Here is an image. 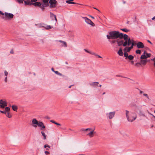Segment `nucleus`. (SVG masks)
Masks as SVG:
<instances>
[{
    "label": "nucleus",
    "instance_id": "24",
    "mask_svg": "<svg viewBox=\"0 0 155 155\" xmlns=\"http://www.w3.org/2000/svg\"><path fill=\"white\" fill-rule=\"evenodd\" d=\"M139 114L140 116H145L144 113L141 110H140L139 111Z\"/></svg>",
    "mask_w": 155,
    "mask_h": 155
},
{
    "label": "nucleus",
    "instance_id": "54",
    "mask_svg": "<svg viewBox=\"0 0 155 155\" xmlns=\"http://www.w3.org/2000/svg\"><path fill=\"white\" fill-rule=\"evenodd\" d=\"M87 130H91V131L92 130V129L91 128H87Z\"/></svg>",
    "mask_w": 155,
    "mask_h": 155
},
{
    "label": "nucleus",
    "instance_id": "33",
    "mask_svg": "<svg viewBox=\"0 0 155 155\" xmlns=\"http://www.w3.org/2000/svg\"><path fill=\"white\" fill-rule=\"evenodd\" d=\"M143 95L145 96V97H146L147 98L148 100H150V99L148 95V94H145V93H144L143 94Z\"/></svg>",
    "mask_w": 155,
    "mask_h": 155
},
{
    "label": "nucleus",
    "instance_id": "4",
    "mask_svg": "<svg viewBox=\"0 0 155 155\" xmlns=\"http://www.w3.org/2000/svg\"><path fill=\"white\" fill-rule=\"evenodd\" d=\"M125 36V37L124 40L123 46L124 47L129 46L131 44V45L134 46V42L130 41V39L128 35H126Z\"/></svg>",
    "mask_w": 155,
    "mask_h": 155
},
{
    "label": "nucleus",
    "instance_id": "29",
    "mask_svg": "<svg viewBox=\"0 0 155 155\" xmlns=\"http://www.w3.org/2000/svg\"><path fill=\"white\" fill-rule=\"evenodd\" d=\"M41 134L44 137L43 139L44 140H45L46 138V136L45 135V133L43 131H42L41 132Z\"/></svg>",
    "mask_w": 155,
    "mask_h": 155
},
{
    "label": "nucleus",
    "instance_id": "31",
    "mask_svg": "<svg viewBox=\"0 0 155 155\" xmlns=\"http://www.w3.org/2000/svg\"><path fill=\"white\" fill-rule=\"evenodd\" d=\"M84 50L86 52L89 53L91 54H92L93 52L92 51H89L86 49H84Z\"/></svg>",
    "mask_w": 155,
    "mask_h": 155
},
{
    "label": "nucleus",
    "instance_id": "37",
    "mask_svg": "<svg viewBox=\"0 0 155 155\" xmlns=\"http://www.w3.org/2000/svg\"><path fill=\"white\" fill-rule=\"evenodd\" d=\"M92 54L96 56H97L98 57H99V58H102V57L101 56H100L99 55L97 54H96V53H95L94 52H93Z\"/></svg>",
    "mask_w": 155,
    "mask_h": 155
},
{
    "label": "nucleus",
    "instance_id": "47",
    "mask_svg": "<svg viewBox=\"0 0 155 155\" xmlns=\"http://www.w3.org/2000/svg\"><path fill=\"white\" fill-rule=\"evenodd\" d=\"M37 1V0H31V2L32 3H34L33 2H35Z\"/></svg>",
    "mask_w": 155,
    "mask_h": 155
},
{
    "label": "nucleus",
    "instance_id": "15",
    "mask_svg": "<svg viewBox=\"0 0 155 155\" xmlns=\"http://www.w3.org/2000/svg\"><path fill=\"white\" fill-rule=\"evenodd\" d=\"M95 132H94V130H92L89 133L87 134V135L89 136L90 137H93V134L94 133H95Z\"/></svg>",
    "mask_w": 155,
    "mask_h": 155
},
{
    "label": "nucleus",
    "instance_id": "19",
    "mask_svg": "<svg viewBox=\"0 0 155 155\" xmlns=\"http://www.w3.org/2000/svg\"><path fill=\"white\" fill-rule=\"evenodd\" d=\"M43 3L44 4V5H45L46 6H48L49 5L48 4L49 0H41Z\"/></svg>",
    "mask_w": 155,
    "mask_h": 155
},
{
    "label": "nucleus",
    "instance_id": "8",
    "mask_svg": "<svg viewBox=\"0 0 155 155\" xmlns=\"http://www.w3.org/2000/svg\"><path fill=\"white\" fill-rule=\"evenodd\" d=\"M0 107L1 108H4L7 106V102L1 99L0 100Z\"/></svg>",
    "mask_w": 155,
    "mask_h": 155
},
{
    "label": "nucleus",
    "instance_id": "30",
    "mask_svg": "<svg viewBox=\"0 0 155 155\" xmlns=\"http://www.w3.org/2000/svg\"><path fill=\"white\" fill-rule=\"evenodd\" d=\"M128 58L130 60H132L133 59L134 57L133 55H130L128 57Z\"/></svg>",
    "mask_w": 155,
    "mask_h": 155
},
{
    "label": "nucleus",
    "instance_id": "9",
    "mask_svg": "<svg viewBox=\"0 0 155 155\" xmlns=\"http://www.w3.org/2000/svg\"><path fill=\"white\" fill-rule=\"evenodd\" d=\"M115 114V112L113 111L106 114V115L109 119H112L114 117Z\"/></svg>",
    "mask_w": 155,
    "mask_h": 155
},
{
    "label": "nucleus",
    "instance_id": "1",
    "mask_svg": "<svg viewBox=\"0 0 155 155\" xmlns=\"http://www.w3.org/2000/svg\"><path fill=\"white\" fill-rule=\"evenodd\" d=\"M126 34H124L118 31H112L109 33V35H107L106 37L108 39H112L114 40L115 39H121L124 40L125 35Z\"/></svg>",
    "mask_w": 155,
    "mask_h": 155
},
{
    "label": "nucleus",
    "instance_id": "59",
    "mask_svg": "<svg viewBox=\"0 0 155 155\" xmlns=\"http://www.w3.org/2000/svg\"><path fill=\"white\" fill-rule=\"evenodd\" d=\"M143 93V91H140V94H142Z\"/></svg>",
    "mask_w": 155,
    "mask_h": 155
},
{
    "label": "nucleus",
    "instance_id": "3",
    "mask_svg": "<svg viewBox=\"0 0 155 155\" xmlns=\"http://www.w3.org/2000/svg\"><path fill=\"white\" fill-rule=\"evenodd\" d=\"M31 125L32 126L36 128L37 126L41 127L42 130L45 129V127L44 125V124L43 122L41 121H38L36 119H33L31 122Z\"/></svg>",
    "mask_w": 155,
    "mask_h": 155
},
{
    "label": "nucleus",
    "instance_id": "48",
    "mask_svg": "<svg viewBox=\"0 0 155 155\" xmlns=\"http://www.w3.org/2000/svg\"><path fill=\"white\" fill-rule=\"evenodd\" d=\"M51 122L53 123H54V124H55L56 122H55L54 121V120H51L50 121Z\"/></svg>",
    "mask_w": 155,
    "mask_h": 155
},
{
    "label": "nucleus",
    "instance_id": "23",
    "mask_svg": "<svg viewBox=\"0 0 155 155\" xmlns=\"http://www.w3.org/2000/svg\"><path fill=\"white\" fill-rule=\"evenodd\" d=\"M66 3L68 4H75L76 3L72 2L73 0H66Z\"/></svg>",
    "mask_w": 155,
    "mask_h": 155
},
{
    "label": "nucleus",
    "instance_id": "46",
    "mask_svg": "<svg viewBox=\"0 0 155 155\" xmlns=\"http://www.w3.org/2000/svg\"><path fill=\"white\" fill-rule=\"evenodd\" d=\"M139 65H141V63L140 62H137L136 64H135V65L137 66H138Z\"/></svg>",
    "mask_w": 155,
    "mask_h": 155
},
{
    "label": "nucleus",
    "instance_id": "25",
    "mask_svg": "<svg viewBox=\"0 0 155 155\" xmlns=\"http://www.w3.org/2000/svg\"><path fill=\"white\" fill-rule=\"evenodd\" d=\"M46 7L45 6V5H44V4H42L41 3V5L39 7L42 9V11H44L45 9V7Z\"/></svg>",
    "mask_w": 155,
    "mask_h": 155
},
{
    "label": "nucleus",
    "instance_id": "6",
    "mask_svg": "<svg viewBox=\"0 0 155 155\" xmlns=\"http://www.w3.org/2000/svg\"><path fill=\"white\" fill-rule=\"evenodd\" d=\"M81 18L84 19L85 22L87 24L93 26L94 25V24L89 18L86 17H81Z\"/></svg>",
    "mask_w": 155,
    "mask_h": 155
},
{
    "label": "nucleus",
    "instance_id": "53",
    "mask_svg": "<svg viewBox=\"0 0 155 155\" xmlns=\"http://www.w3.org/2000/svg\"><path fill=\"white\" fill-rule=\"evenodd\" d=\"M51 71H52L53 72H54L55 71H54V69L53 68H51Z\"/></svg>",
    "mask_w": 155,
    "mask_h": 155
},
{
    "label": "nucleus",
    "instance_id": "41",
    "mask_svg": "<svg viewBox=\"0 0 155 155\" xmlns=\"http://www.w3.org/2000/svg\"><path fill=\"white\" fill-rule=\"evenodd\" d=\"M87 129H84V128L81 129V131H87Z\"/></svg>",
    "mask_w": 155,
    "mask_h": 155
},
{
    "label": "nucleus",
    "instance_id": "42",
    "mask_svg": "<svg viewBox=\"0 0 155 155\" xmlns=\"http://www.w3.org/2000/svg\"><path fill=\"white\" fill-rule=\"evenodd\" d=\"M4 81L5 83H6L8 82V80H7V76H5V78L4 79Z\"/></svg>",
    "mask_w": 155,
    "mask_h": 155
},
{
    "label": "nucleus",
    "instance_id": "27",
    "mask_svg": "<svg viewBox=\"0 0 155 155\" xmlns=\"http://www.w3.org/2000/svg\"><path fill=\"white\" fill-rule=\"evenodd\" d=\"M54 73L55 74H57L58 75H59L60 76H64V75H62L61 73H60V72H59L58 71H55L54 72Z\"/></svg>",
    "mask_w": 155,
    "mask_h": 155
},
{
    "label": "nucleus",
    "instance_id": "10",
    "mask_svg": "<svg viewBox=\"0 0 155 155\" xmlns=\"http://www.w3.org/2000/svg\"><path fill=\"white\" fill-rule=\"evenodd\" d=\"M5 16L6 18H12L14 16L13 15L12 13L5 12Z\"/></svg>",
    "mask_w": 155,
    "mask_h": 155
},
{
    "label": "nucleus",
    "instance_id": "32",
    "mask_svg": "<svg viewBox=\"0 0 155 155\" xmlns=\"http://www.w3.org/2000/svg\"><path fill=\"white\" fill-rule=\"evenodd\" d=\"M5 111L7 113V112H9L10 110V109L8 107H6L5 109Z\"/></svg>",
    "mask_w": 155,
    "mask_h": 155
},
{
    "label": "nucleus",
    "instance_id": "28",
    "mask_svg": "<svg viewBox=\"0 0 155 155\" xmlns=\"http://www.w3.org/2000/svg\"><path fill=\"white\" fill-rule=\"evenodd\" d=\"M140 58L141 59H143L147 58V57H146V55L142 54Z\"/></svg>",
    "mask_w": 155,
    "mask_h": 155
},
{
    "label": "nucleus",
    "instance_id": "35",
    "mask_svg": "<svg viewBox=\"0 0 155 155\" xmlns=\"http://www.w3.org/2000/svg\"><path fill=\"white\" fill-rule=\"evenodd\" d=\"M124 56L126 57L125 58V59H127V58H128V56L127 53V52H125L124 53Z\"/></svg>",
    "mask_w": 155,
    "mask_h": 155
},
{
    "label": "nucleus",
    "instance_id": "13",
    "mask_svg": "<svg viewBox=\"0 0 155 155\" xmlns=\"http://www.w3.org/2000/svg\"><path fill=\"white\" fill-rule=\"evenodd\" d=\"M99 84V82H91L89 83V84L90 86L95 87L96 86H98Z\"/></svg>",
    "mask_w": 155,
    "mask_h": 155
},
{
    "label": "nucleus",
    "instance_id": "61",
    "mask_svg": "<svg viewBox=\"0 0 155 155\" xmlns=\"http://www.w3.org/2000/svg\"><path fill=\"white\" fill-rule=\"evenodd\" d=\"M151 60L153 61L155 60V57L153 59H151Z\"/></svg>",
    "mask_w": 155,
    "mask_h": 155
},
{
    "label": "nucleus",
    "instance_id": "22",
    "mask_svg": "<svg viewBox=\"0 0 155 155\" xmlns=\"http://www.w3.org/2000/svg\"><path fill=\"white\" fill-rule=\"evenodd\" d=\"M42 27H44L45 28V29L46 30H49L50 29H51L53 28V26H51V25H46V26H42Z\"/></svg>",
    "mask_w": 155,
    "mask_h": 155
},
{
    "label": "nucleus",
    "instance_id": "17",
    "mask_svg": "<svg viewBox=\"0 0 155 155\" xmlns=\"http://www.w3.org/2000/svg\"><path fill=\"white\" fill-rule=\"evenodd\" d=\"M147 62V61L146 59H141L140 61V63H141V65L143 64V65H145L146 63Z\"/></svg>",
    "mask_w": 155,
    "mask_h": 155
},
{
    "label": "nucleus",
    "instance_id": "38",
    "mask_svg": "<svg viewBox=\"0 0 155 155\" xmlns=\"http://www.w3.org/2000/svg\"><path fill=\"white\" fill-rule=\"evenodd\" d=\"M7 116L9 118H10L12 117V116L10 114V113L9 112H7Z\"/></svg>",
    "mask_w": 155,
    "mask_h": 155
},
{
    "label": "nucleus",
    "instance_id": "11",
    "mask_svg": "<svg viewBox=\"0 0 155 155\" xmlns=\"http://www.w3.org/2000/svg\"><path fill=\"white\" fill-rule=\"evenodd\" d=\"M50 17L51 19L53 20L54 19H55L56 22H57V20L56 18V15H54L53 13L51 12H50Z\"/></svg>",
    "mask_w": 155,
    "mask_h": 155
},
{
    "label": "nucleus",
    "instance_id": "21",
    "mask_svg": "<svg viewBox=\"0 0 155 155\" xmlns=\"http://www.w3.org/2000/svg\"><path fill=\"white\" fill-rule=\"evenodd\" d=\"M127 46L125 47L124 49V52H129L131 49L130 48L128 47H127Z\"/></svg>",
    "mask_w": 155,
    "mask_h": 155
},
{
    "label": "nucleus",
    "instance_id": "62",
    "mask_svg": "<svg viewBox=\"0 0 155 155\" xmlns=\"http://www.w3.org/2000/svg\"><path fill=\"white\" fill-rule=\"evenodd\" d=\"M123 2L124 4H125L126 3V2L125 1H124V0H123Z\"/></svg>",
    "mask_w": 155,
    "mask_h": 155
},
{
    "label": "nucleus",
    "instance_id": "36",
    "mask_svg": "<svg viewBox=\"0 0 155 155\" xmlns=\"http://www.w3.org/2000/svg\"><path fill=\"white\" fill-rule=\"evenodd\" d=\"M4 75L5 76H8V72L6 70L4 71Z\"/></svg>",
    "mask_w": 155,
    "mask_h": 155
},
{
    "label": "nucleus",
    "instance_id": "57",
    "mask_svg": "<svg viewBox=\"0 0 155 155\" xmlns=\"http://www.w3.org/2000/svg\"><path fill=\"white\" fill-rule=\"evenodd\" d=\"M116 76L117 77H123L122 76L120 75H116Z\"/></svg>",
    "mask_w": 155,
    "mask_h": 155
},
{
    "label": "nucleus",
    "instance_id": "55",
    "mask_svg": "<svg viewBox=\"0 0 155 155\" xmlns=\"http://www.w3.org/2000/svg\"><path fill=\"white\" fill-rule=\"evenodd\" d=\"M133 46H132V45H131V46H130V47H129V48H130L131 49H132V48H133Z\"/></svg>",
    "mask_w": 155,
    "mask_h": 155
},
{
    "label": "nucleus",
    "instance_id": "64",
    "mask_svg": "<svg viewBox=\"0 0 155 155\" xmlns=\"http://www.w3.org/2000/svg\"><path fill=\"white\" fill-rule=\"evenodd\" d=\"M154 19H155V16L153 17L152 18V20H154Z\"/></svg>",
    "mask_w": 155,
    "mask_h": 155
},
{
    "label": "nucleus",
    "instance_id": "60",
    "mask_svg": "<svg viewBox=\"0 0 155 155\" xmlns=\"http://www.w3.org/2000/svg\"><path fill=\"white\" fill-rule=\"evenodd\" d=\"M73 86V85H70V86H69L68 88H71V86Z\"/></svg>",
    "mask_w": 155,
    "mask_h": 155
},
{
    "label": "nucleus",
    "instance_id": "20",
    "mask_svg": "<svg viewBox=\"0 0 155 155\" xmlns=\"http://www.w3.org/2000/svg\"><path fill=\"white\" fill-rule=\"evenodd\" d=\"M118 54L120 56H122L123 55V53L122 50L121 48H120L118 51Z\"/></svg>",
    "mask_w": 155,
    "mask_h": 155
},
{
    "label": "nucleus",
    "instance_id": "49",
    "mask_svg": "<svg viewBox=\"0 0 155 155\" xmlns=\"http://www.w3.org/2000/svg\"><path fill=\"white\" fill-rule=\"evenodd\" d=\"M55 124L57 125H59V126H61V124L59 123H58L56 122H55Z\"/></svg>",
    "mask_w": 155,
    "mask_h": 155
},
{
    "label": "nucleus",
    "instance_id": "45",
    "mask_svg": "<svg viewBox=\"0 0 155 155\" xmlns=\"http://www.w3.org/2000/svg\"><path fill=\"white\" fill-rule=\"evenodd\" d=\"M17 1L19 3H23L21 0H17Z\"/></svg>",
    "mask_w": 155,
    "mask_h": 155
},
{
    "label": "nucleus",
    "instance_id": "43",
    "mask_svg": "<svg viewBox=\"0 0 155 155\" xmlns=\"http://www.w3.org/2000/svg\"><path fill=\"white\" fill-rule=\"evenodd\" d=\"M0 112L1 113L5 114H6V115L7 113L6 112V111H5H5H2V110H0Z\"/></svg>",
    "mask_w": 155,
    "mask_h": 155
},
{
    "label": "nucleus",
    "instance_id": "14",
    "mask_svg": "<svg viewBox=\"0 0 155 155\" xmlns=\"http://www.w3.org/2000/svg\"><path fill=\"white\" fill-rule=\"evenodd\" d=\"M58 41L62 44L61 45L62 47H67V44L66 42L61 40H59Z\"/></svg>",
    "mask_w": 155,
    "mask_h": 155
},
{
    "label": "nucleus",
    "instance_id": "26",
    "mask_svg": "<svg viewBox=\"0 0 155 155\" xmlns=\"http://www.w3.org/2000/svg\"><path fill=\"white\" fill-rule=\"evenodd\" d=\"M12 108L13 110H14L15 111H17L18 108L16 106L13 105L12 106Z\"/></svg>",
    "mask_w": 155,
    "mask_h": 155
},
{
    "label": "nucleus",
    "instance_id": "34",
    "mask_svg": "<svg viewBox=\"0 0 155 155\" xmlns=\"http://www.w3.org/2000/svg\"><path fill=\"white\" fill-rule=\"evenodd\" d=\"M121 30H122V31H124L126 32H127L128 31H129V30L126 29V28H123V29H120Z\"/></svg>",
    "mask_w": 155,
    "mask_h": 155
},
{
    "label": "nucleus",
    "instance_id": "51",
    "mask_svg": "<svg viewBox=\"0 0 155 155\" xmlns=\"http://www.w3.org/2000/svg\"><path fill=\"white\" fill-rule=\"evenodd\" d=\"M0 14H1L2 15H4V14L1 11H0Z\"/></svg>",
    "mask_w": 155,
    "mask_h": 155
},
{
    "label": "nucleus",
    "instance_id": "18",
    "mask_svg": "<svg viewBox=\"0 0 155 155\" xmlns=\"http://www.w3.org/2000/svg\"><path fill=\"white\" fill-rule=\"evenodd\" d=\"M32 5H33L35 6H37L39 7L41 5V3L40 2H36L34 3H33Z\"/></svg>",
    "mask_w": 155,
    "mask_h": 155
},
{
    "label": "nucleus",
    "instance_id": "50",
    "mask_svg": "<svg viewBox=\"0 0 155 155\" xmlns=\"http://www.w3.org/2000/svg\"><path fill=\"white\" fill-rule=\"evenodd\" d=\"M147 41L150 44H151V45L152 44V42L149 40H147Z\"/></svg>",
    "mask_w": 155,
    "mask_h": 155
},
{
    "label": "nucleus",
    "instance_id": "16",
    "mask_svg": "<svg viewBox=\"0 0 155 155\" xmlns=\"http://www.w3.org/2000/svg\"><path fill=\"white\" fill-rule=\"evenodd\" d=\"M24 3L25 5H33V3L31 2V1L29 0L25 1Z\"/></svg>",
    "mask_w": 155,
    "mask_h": 155
},
{
    "label": "nucleus",
    "instance_id": "5",
    "mask_svg": "<svg viewBox=\"0 0 155 155\" xmlns=\"http://www.w3.org/2000/svg\"><path fill=\"white\" fill-rule=\"evenodd\" d=\"M124 40L121 39H116V40H113L111 42V44H113L115 42H117L118 46H123Z\"/></svg>",
    "mask_w": 155,
    "mask_h": 155
},
{
    "label": "nucleus",
    "instance_id": "56",
    "mask_svg": "<svg viewBox=\"0 0 155 155\" xmlns=\"http://www.w3.org/2000/svg\"><path fill=\"white\" fill-rule=\"evenodd\" d=\"M147 53L146 51H144V52H143V54H145V55H146V54Z\"/></svg>",
    "mask_w": 155,
    "mask_h": 155
},
{
    "label": "nucleus",
    "instance_id": "39",
    "mask_svg": "<svg viewBox=\"0 0 155 155\" xmlns=\"http://www.w3.org/2000/svg\"><path fill=\"white\" fill-rule=\"evenodd\" d=\"M136 53L137 54H141V51L140 50H137L136 51Z\"/></svg>",
    "mask_w": 155,
    "mask_h": 155
},
{
    "label": "nucleus",
    "instance_id": "7",
    "mask_svg": "<svg viewBox=\"0 0 155 155\" xmlns=\"http://www.w3.org/2000/svg\"><path fill=\"white\" fill-rule=\"evenodd\" d=\"M57 2L55 0H50L49 3L50 4V7L51 8H54L56 6Z\"/></svg>",
    "mask_w": 155,
    "mask_h": 155
},
{
    "label": "nucleus",
    "instance_id": "58",
    "mask_svg": "<svg viewBox=\"0 0 155 155\" xmlns=\"http://www.w3.org/2000/svg\"><path fill=\"white\" fill-rule=\"evenodd\" d=\"M41 27H42V26H45L44 25H45V24H41Z\"/></svg>",
    "mask_w": 155,
    "mask_h": 155
},
{
    "label": "nucleus",
    "instance_id": "12",
    "mask_svg": "<svg viewBox=\"0 0 155 155\" xmlns=\"http://www.w3.org/2000/svg\"><path fill=\"white\" fill-rule=\"evenodd\" d=\"M137 46L138 48H141L144 47L143 43L141 42H138L137 44Z\"/></svg>",
    "mask_w": 155,
    "mask_h": 155
},
{
    "label": "nucleus",
    "instance_id": "52",
    "mask_svg": "<svg viewBox=\"0 0 155 155\" xmlns=\"http://www.w3.org/2000/svg\"><path fill=\"white\" fill-rule=\"evenodd\" d=\"M45 153L46 154H47V153L49 154V152L48 151H45Z\"/></svg>",
    "mask_w": 155,
    "mask_h": 155
},
{
    "label": "nucleus",
    "instance_id": "63",
    "mask_svg": "<svg viewBox=\"0 0 155 155\" xmlns=\"http://www.w3.org/2000/svg\"><path fill=\"white\" fill-rule=\"evenodd\" d=\"M89 16H90V17H91V18H93V19H94V17H93V16H91V15H89Z\"/></svg>",
    "mask_w": 155,
    "mask_h": 155
},
{
    "label": "nucleus",
    "instance_id": "2",
    "mask_svg": "<svg viewBox=\"0 0 155 155\" xmlns=\"http://www.w3.org/2000/svg\"><path fill=\"white\" fill-rule=\"evenodd\" d=\"M126 116L128 121L132 122L137 118V116L136 113L133 112H130L126 110Z\"/></svg>",
    "mask_w": 155,
    "mask_h": 155
},
{
    "label": "nucleus",
    "instance_id": "40",
    "mask_svg": "<svg viewBox=\"0 0 155 155\" xmlns=\"http://www.w3.org/2000/svg\"><path fill=\"white\" fill-rule=\"evenodd\" d=\"M150 55H151V54L150 53H147L146 54V57H147V58L150 57Z\"/></svg>",
    "mask_w": 155,
    "mask_h": 155
},
{
    "label": "nucleus",
    "instance_id": "44",
    "mask_svg": "<svg viewBox=\"0 0 155 155\" xmlns=\"http://www.w3.org/2000/svg\"><path fill=\"white\" fill-rule=\"evenodd\" d=\"M50 146H49L48 145V144H45V145H44V147L45 148H46V147H48V148H50Z\"/></svg>",
    "mask_w": 155,
    "mask_h": 155
}]
</instances>
